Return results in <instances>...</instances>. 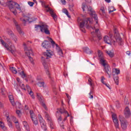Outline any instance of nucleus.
Listing matches in <instances>:
<instances>
[{
  "instance_id": "obj_7",
  "label": "nucleus",
  "mask_w": 131,
  "mask_h": 131,
  "mask_svg": "<svg viewBox=\"0 0 131 131\" xmlns=\"http://www.w3.org/2000/svg\"><path fill=\"white\" fill-rule=\"evenodd\" d=\"M99 61L100 64H102L103 67H104L105 71L107 74H108V77H111V76L112 75V74L111 73V69H110V67H109V66H108L107 61L105 60V58H103Z\"/></svg>"
},
{
  "instance_id": "obj_24",
  "label": "nucleus",
  "mask_w": 131,
  "mask_h": 131,
  "mask_svg": "<svg viewBox=\"0 0 131 131\" xmlns=\"http://www.w3.org/2000/svg\"><path fill=\"white\" fill-rule=\"evenodd\" d=\"M98 60H101L103 59H105L104 57V55H103V52L100 50H98Z\"/></svg>"
},
{
  "instance_id": "obj_12",
  "label": "nucleus",
  "mask_w": 131,
  "mask_h": 131,
  "mask_svg": "<svg viewBox=\"0 0 131 131\" xmlns=\"http://www.w3.org/2000/svg\"><path fill=\"white\" fill-rule=\"evenodd\" d=\"M25 52L26 55H27L28 57H29V59L30 62L32 63V64H34V62H33V58L30 57V55H31V56H34L33 52H32V50H31V49L30 48L29 49L26 48L25 49Z\"/></svg>"
},
{
  "instance_id": "obj_32",
  "label": "nucleus",
  "mask_w": 131,
  "mask_h": 131,
  "mask_svg": "<svg viewBox=\"0 0 131 131\" xmlns=\"http://www.w3.org/2000/svg\"><path fill=\"white\" fill-rule=\"evenodd\" d=\"M37 85L39 86L40 88H45V82L43 81H39L37 83Z\"/></svg>"
},
{
  "instance_id": "obj_50",
  "label": "nucleus",
  "mask_w": 131,
  "mask_h": 131,
  "mask_svg": "<svg viewBox=\"0 0 131 131\" xmlns=\"http://www.w3.org/2000/svg\"><path fill=\"white\" fill-rule=\"evenodd\" d=\"M28 4L29 5H30V7H33V5H34V3L29 1L28 2Z\"/></svg>"
},
{
  "instance_id": "obj_18",
  "label": "nucleus",
  "mask_w": 131,
  "mask_h": 131,
  "mask_svg": "<svg viewBox=\"0 0 131 131\" xmlns=\"http://www.w3.org/2000/svg\"><path fill=\"white\" fill-rule=\"evenodd\" d=\"M13 23L15 24L16 29L18 31V32L19 33L20 35H23L24 34V32L22 31V29H21V28L19 25H18V23L15 19H13Z\"/></svg>"
},
{
  "instance_id": "obj_33",
  "label": "nucleus",
  "mask_w": 131,
  "mask_h": 131,
  "mask_svg": "<svg viewBox=\"0 0 131 131\" xmlns=\"http://www.w3.org/2000/svg\"><path fill=\"white\" fill-rule=\"evenodd\" d=\"M9 100L10 103L13 107H15V106H17V102H15V100L14 99H10Z\"/></svg>"
},
{
  "instance_id": "obj_5",
  "label": "nucleus",
  "mask_w": 131,
  "mask_h": 131,
  "mask_svg": "<svg viewBox=\"0 0 131 131\" xmlns=\"http://www.w3.org/2000/svg\"><path fill=\"white\" fill-rule=\"evenodd\" d=\"M7 5L9 7V10L14 14V15H17V11L16 9L18 10V11H21V8H20V5L17 3L11 1L7 2Z\"/></svg>"
},
{
  "instance_id": "obj_64",
  "label": "nucleus",
  "mask_w": 131,
  "mask_h": 131,
  "mask_svg": "<svg viewBox=\"0 0 131 131\" xmlns=\"http://www.w3.org/2000/svg\"><path fill=\"white\" fill-rule=\"evenodd\" d=\"M5 39L7 41V42H11V41H10V39L7 38H5Z\"/></svg>"
},
{
  "instance_id": "obj_20",
  "label": "nucleus",
  "mask_w": 131,
  "mask_h": 131,
  "mask_svg": "<svg viewBox=\"0 0 131 131\" xmlns=\"http://www.w3.org/2000/svg\"><path fill=\"white\" fill-rule=\"evenodd\" d=\"M47 12H49L50 13V14L51 15L52 17L53 18L54 21L57 20V18L58 16H57V14H56V13H55L54 12V11L53 10V9H52L51 8L49 7L47 9Z\"/></svg>"
},
{
  "instance_id": "obj_45",
  "label": "nucleus",
  "mask_w": 131,
  "mask_h": 131,
  "mask_svg": "<svg viewBox=\"0 0 131 131\" xmlns=\"http://www.w3.org/2000/svg\"><path fill=\"white\" fill-rule=\"evenodd\" d=\"M16 114H17V115L19 117H21V115L22 114L21 113V111L20 110H17L16 111Z\"/></svg>"
},
{
  "instance_id": "obj_61",
  "label": "nucleus",
  "mask_w": 131,
  "mask_h": 131,
  "mask_svg": "<svg viewBox=\"0 0 131 131\" xmlns=\"http://www.w3.org/2000/svg\"><path fill=\"white\" fill-rule=\"evenodd\" d=\"M17 81L18 82L19 84H21V82H20V78H16Z\"/></svg>"
},
{
  "instance_id": "obj_16",
  "label": "nucleus",
  "mask_w": 131,
  "mask_h": 131,
  "mask_svg": "<svg viewBox=\"0 0 131 131\" xmlns=\"http://www.w3.org/2000/svg\"><path fill=\"white\" fill-rule=\"evenodd\" d=\"M30 114L31 118L34 124H35V125L38 124V121L37 120V118H36L35 115H34V113H33V111H30Z\"/></svg>"
},
{
  "instance_id": "obj_53",
  "label": "nucleus",
  "mask_w": 131,
  "mask_h": 131,
  "mask_svg": "<svg viewBox=\"0 0 131 131\" xmlns=\"http://www.w3.org/2000/svg\"><path fill=\"white\" fill-rule=\"evenodd\" d=\"M27 89L28 90V93H29V92L31 91V88H30V86H29V85H27Z\"/></svg>"
},
{
  "instance_id": "obj_23",
  "label": "nucleus",
  "mask_w": 131,
  "mask_h": 131,
  "mask_svg": "<svg viewBox=\"0 0 131 131\" xmlns=\"http://www.w3.org/2000/svg\"><path fill=\"white\" fill-rule=\"evenodd\" d=\"M39 101L41 105L43 107V108L46 110V111H48V107H47V105H46V101H45V100L43 99H39Z\"/></svg>"
},
{
  "instance_id": "obj_55",
  "label": "nucleus",
  "mask_w": 131,
  "mask_h": 131,
  "mask_svg": "<svg viewBox=\"0 0 131 131\" xmlns=\"http://www.w3.org/2000/svg\"><path fill=\"white\" fill-rule=\"evenodd\" d=\"M104 85H105V86H106V88H108V89H109L110 90H111V88H110V85H109V84H107L106 83H105Z\"/></svg>"
},
{
  "instance_id": "obj_40",
  "label": "nucleus",
  "mask_w": 131,
  "mask_h": 131,
  "mask_svg": "<svg viewBox=\"0 0 131 131\" xmlns=\"http://www.w3.org/2000/svg\"><path fill=\"white\" fill-rule=\"evenodd\" d=\"M83 51H84L85 53H89L90 52V49L88 47H84L83 48Z\"/></svg>"
},
{
  "instance_id": "obj_37",
  "label": "nucleus",
  "mask_w": 131,
  "mask_h": 131,
  "mask_svg": "<svg viewBox=\"0 0 131 131\" xmlns=\"http://www.w3.org/2000/svg\"><path fill=\"white\" fill-rule=\"evenodd\" d=\"M49 124H50V126L51 128H54V123H53V120L51 121L48 122Z\"/></svg>"
},
{
  "instance_id": "obj_59",
  "label": "nucleus",
  "mask_w": 131,
  "mask_h": 131,
  "mask_svg": "<svg viewBox=\"0 0 131 131\" xmlns=\"http://www.w3.org/2000/svg\"><path fill=\"white\" fill-rule=\"evenodd\" d=\"M61 2L62 4V5H66V0H61Z\"/></svg>"
},
{
  "instance_id": "obj_44",
  "label": "nucleus",
  "mask_w": 131,
  "mask_h": 131,
  "mask_svg": "<svg viewBox=\"0 0 131 131\" xmlns=\"http://www.w3.org/2000/svg\"><path fill=\"white\" fill-rule=\"evenodd\" d=\"M16 107H18L19 109H21V108H22V105L21 104V103L17 102Z\"/></svg>"
},
{
  "instance_id": "obj_29",
  "label": "nucleus",
  "mask_w": 131,
  "mask_h": 131,
  "mask_svg": "<svg viewBox=\"0 0 131 131\" xmlns=\"http://www.w3.org/2000/svg\"><path fill=\"white\" fill-rule=\"evenodd\" d=\"M24 126L25 127L26 130L29 131V126L28 125V123H27V122L24 121L23 122Z\"/></svg>"
},
{
  "instance_id": "obj_17",
  "label": "nucleus",
  "mask_w": 131,
  "mask_h": 131,
  "mask_svg": "<svg viewBox=\"0 0 131 131\" xmlns=\"http://www.w3.org/2000/svg\"><path fill=\"white\" fill-rule=\"evenodd\" d=\"M41 46L42 48H43V49H46L47 50H49L52 48L51 43L48 40H45L43 42H42Z\"/></svg>"
},
{
  "instance_id": "obj_26",
  "label": "nucleus",
  "mask_w": 131,
  "mask_h": 131,
  "mask_svg": "<svg viewBox=\"0 0 131 131\" xmlns=\"http://www.w3.org/2000/svg\"><path fill=\"white\" fill-rule=\"evenodd\" d=\"M106 53L110 58H113L114 57V52L113 50L106 51Z\"/></svg>"
},
{
  "instance_id": "obj_62",
  "label": "nucleus",
  "mask_w": 131,
  "mask_h": 131,
  "mask_svg": "<svg viewBox=\"0 0 131 131\" xmlns=\"http://www.w3.org/2000/svg\"><path fill=\"white\" fill-rule=\"evenodd\" d=\"M60 126L62 127V128H63V129H64V123L63 122H62L60 124Z\"/></svg>"
},
{
  "instance_id": "obj_49",
  "label": "nucleus",
  "mask_w": 131,
  "mask_h": 131,
  "mask_svg": "<svg viewBox=\"0 0 131 131\" xmlns=\"http://www.w3.org/2000/svg\"><path fill=\"white\" fill-rule=\"evenodd\" d=\"M105 79H106L105 78V77H104V76L101 77V81L102 83H103V84H105V82H104V80H105Z\"/></svg>"
},
{
  "instance_id": "obj_1",
  "label": "nucleus",
  "mask_w": 131,
  "mask_h": 131,
  "mask_svg": "<svg viewBox=\"0 0 131 131\" xmlns=\"http://www.w3.org/2000/svg\"><path fill=\"white\" fill-rule=\"evenodd\" d=\"M53 54L54 52H53V51H52L51 50H47V51L43 53L44 56L41 57L42 63L45 69V72L47 75L49 76V78H51V73H50V71L49 70V67L48 66V64H47L46 60L51 59Z\"/></svg>"
},
{
  "instance_id": "obj_54",
  "label": "nucleus",
  "mask_w": 131,
  "mask_h": 131,
  "mask_svg": "<svg viewBox=\"0 0 131 131\" xmlns=\"http://www.w3.org/2000/svg\"><path fill=\"white\" fill-rule=\"evenodd\" d=\"M12 120L14 122H16V121H18L16 117H15L14 116H12Z\"/></svg>"
},
{
  "instance_id": "obj_35",
  "label": "nucleus",
  "mask_w": 131,
  "mask_h": 131,
  "mask_svg": "<svg viewBox=\"0 0 131 131\" xmlns=\"http://www.w3.org/2000/svg\"><path fill=\"white\" fill-rule=\"evenodd\" d=\"M63 12L64 13V14H66V15H67V16H68V18L71 17V16H70V15H69V12H68V10H67V9H63Z\"/></svg>"
},
{
  "instance_id": "obj_13",
  "label": "nucleus",
  "mask_w": 131,
  "mask_h": 131,
  "mask_svg": "<svg viewBox=\"0 0 131 131\" xmlns=\"http://www.w3.org/2000/svg\"><path fill=\"white\" fill-rule=\"evenodd\" d=\"M38 118L39 119V121L40 122V124L41 125V127L44 130H47V125H46V122L43 120V119L42 118V117H41V115H38Z\"/></svg>"
},
{
  "instance_id": "obj_2",
  "label": "nucleus",
  "mask_w": 131,
  "mask_h": 131,
  "mask_svg": "<svg viewBox=\"0 0 131 131\" xmlns=\"http://www.w3.org/2000/svg\"><path fill=\"white\" fill-rule=\"evenodd\" d=\"M77 22L79 24L81 31L83 32V33H85V29H84V27L89 28V22L90 24H92L93 23V20L90 18H85L84 20H83L80 18V17H78Z\"/></svg>"
},
{
  "instance_id": "obj_58",
  "label": "nucleus",
  "mask_w": 131,
  "mask_h": 131,
  "mask_svg": "<svg viewBox=\"0 0 131 131\" xmlns=\"http://www.w3.org/2000/svg\"><path fill=\"white\" fill-rule=\"evenodd\" d=\"M114 32L115 34H116L118 33V31L117 30V29L116 28H114Z\"/></svg>"
},
{
  "instance_id": "obj_31",
  "label": "nucleus",
  "mask_w": 131,
  "mask_h": 131,
  "mask_svg": "<svg viewBox=\"0 0 131 131\" xmlns=\"http://www.w3.org/2000/svg\"><path fill=\"white\" fill-rule=\"evenodd\" d=\"M14 123L16 124L15 126L16 128H17L18 131H20L21 130V128H20V125L19 124V122L18 121H16L14 122Z\"/></svg>"
},
{
  "instance_id": "obj_38",
  "label": "nucleus",
  "mask_w": 131,
  "mask_h": 131,
  "mask_svg": "<svg viewBox=\"0 0 131 131\" xmlns=\"http://www.w3.org/2000/svg\"><path fill=\"white\" fill-rule=\"evenodd\" d=\"M0 5H1V6H4V7L8 6V5H7V3L6 4L5 3V1H4V0H0Z\"/></svg>"
},
{
  "instance_id": "obj_52",
  "label": "nucleus",
  "mask_w": 131,
  "mask_h": 131,
  "mask_svg": "<svg viewBox=\"0 0 131 131\" xmlns=\"http://www.w3.org/2000/svg\"><path fill=\"white\" fill-rule=\"evenodd\" d=\"M13 40H14V41H15V42H17L18 39H17V37L16 36H13Z\"/></svg>"
},
{
  "instance_id": "obj_22",
  "label": "nucleus",
  "mask_w": 131,
  "mask_h": 131,
  "mask_svg": "<svg viewBox=\"0 0 131 131\" xmlns=\"http://www.w3.org/2000/svg\"><path fill=\"white\" fill-rule=\"evenodd\" d=\"M17 71L23 78H25V77H26V74L24 73V71H23L21 68H18V70Z\"/></svg>"
},
{
  "instance_id": "obj_60",
  "label": "nucleus",
  "mask_w": 131,
  "mask_h": 131,
  "mask_svg": "<svg viewBox=\"0 0 131 131\" xmlns=\"http://www.w3.org/2000/svg\"><path fill=\"white\" fill-rule=\"evenodd\" d=\"M8 98H9V99H13L14 98V97L13 96V95H9L8 96Z\"/></svg>"
},
{
  "instance_id": "obj_3",
  "label": "nucleus",
  "mask_w": 131,
  "mask_h": 131,
  "mask_svg": "<svg viewBox=\"0 0 131 131\" xmlns=\"http://www.w3.org/2000/svg\"><path fill=\"white\" fill-rule=\"evenodd\" d=\"M112 37H113V35L112 34L110 35V37L105 36L104 37V41L105 43H107V45H113L114 46H116V42H118L119 46H122V45H123L122 39L120 37H118V38H116V41L113 40Z\"/></svg>"
},
{
  "instance_id": "obj_15",
  "label": "nucleus",
  "mask_w": 131,
  "mask_h": 131,
  "mask_svg": "<svg viewBox=\"0 0 131 131\" xmlns=\"http://www.w3.org/2000/svg\"><path fill=\"white\" fill-rule=\"evenodd\" d=\"M24 18H21L20 20L24 23H26L27 21H29L30 23L33 22V21H35V20L32 19V17H31V15L29 14L28 16H24Z\"/></svg>"
},
{
  "instance_id": "obj_34",
  "label": "nucleus",
  "mask_w": 131,
  "mask_h": 131,
  "mask_svg": "<svg viewBox=\"0 0 131 131\" xmlns=\"http://www.w3.org/2000/svg\"><path fill=\"white\" fill-rule=\"evenodd\" d=\"M108 13L110 14L111 13H112V12H114V11H116V9H115V8H114V7L113 6H111L109 8V10H108Z\"/></svg>"
},
{
  "instance_id": "obj_43",
  "label": "nucleus",
  "mask_w": 131,
  "mask_h": 131,
  "mask_svg": "<svg viewBox=\"0 0 131 131\" xmlns=\"http://www.w3.org/2000/svg\"><path fill=\"white\" fill-rule=\"evenodd\" d=\"M92 81V79L91 78H89L88 79V82H89V84H90V85H91V86H93V85Z\"/></svg>"
},
{
  "instance_id": "obj_27",
  "label": "nucleus",
  "mask_w": 131,
  "mask_h": 131,
  "mask_svg": "<svg viewBox=\"0 0 131 131\" xmlns=\"http://www.w3.org/2000/svg\"><path fill=\"white\" fill-rule=\"evenodd\" d=\"M44 113L45 114V117L46 118H47L48 122L53 120H52V118H51V116H50V115L47 112H45Z\"/></svg>"
},
{
  "instance_id": "obj_42",
  "label": "nucleus",
  "mask_w": 131,
  "mask_h": 131,
  "mask_svg": "<svg viewBox=\"0 0 131 131\" xmlns=\"http://www.w3.org/2000/svg\"><path fill=\"white\" fill-rule=\"evenodd\" d=\"M74 7V5H73V4L69 5V9L71 12H73V7Z\"/></svg>"
},
{
  "instance_id": "obj_14",
  "label": "nucleus",
  "mask_w": 131,
  "mask_h": 131,
  "mask_svg": "<svg viewBox=\"0 0 131 131\" xmlns=\"http://www.w3.org/2000/svg\"><path fill=\"white\" fill-rule=\"evenodd\" d=\"M112 117L113 118V121L116 129L119 128V123L118 122V119H117V116L116 114H113L112 115Z\"/></svg>"
},
{
  "instance_id": "obj_30",
  "label": "nucleus",
  "mask_w": 131,
  "mask_h": 131,
  "mask_svg": "<svg viewBox=\"0 0 131 131\" xmlns=\"http://www.w3.org/2000/svg\"><path fill=\"white\" fill-rule=\"evenodd\" d=\"M10 70L14 74H17L18 73V71H17V70H16V68L14 67L10 68Z\"/></svg>"
},
{
  "instance_id": "obj_6",
  "label": "nucleus",
  "mask_w": 131,
  "mask_h": 131,
  "mask_svg": "<svg viewBox=\"0 0 131 131\" xmlns=\"http://www.w3.org/2000/svg\"><path fill=\"white\" fill-rule=\"evenodd\" d=\"M35 28L36 30H38V29H40V31L43 33H45V34H47L48 35L51 34L50 30H49V26L47 25H35Z\"/></svg>"
},
{
  "instance_id": "obj_9",
  "label": "nucleus",
  "mask_w": 131,
  "mask_h": 131,
  "mask_svg": "<svg viewBox=\"0 0 131 131\" xmlns=\"http://www.w3.org/2000/svg\"><path fill=\"white\" fill-rule=\"evenodd\" d=\"M92 29H95V32H92L91 34H92L93 37L91 39V41H97V39H98V37L99 39H101L102 37H101V34H99V29H96V27H94V28H91Z\"/></svg>"
},
{
  "instance_id": "obj_48",
  "label": "nucleus",
  "mask_w": 131,
  "mask_h": 131,
  "mask_svg": "<svg viewBox=\"0 0 131 131\" xmlns=\"http://www.w3.org/2000/svg\"><path fill=\"white\" fill-rule=\"evenodd\" d=\"M0 127L4 128L5 127V124L4 122L0 121Z\"/></svg>"
},
{
  "instance_id": "obj_28",
  "label": "nucleus",
  "mask_w": 131,
  "mask_h": 131,
  "mask_svg": "<svg viewBox=\"0 0 131 131\" xmlns=\"http://www.w3.org/2000/svg\"><path fill=\"white\" fill-rule=\"evenodd\" d=\"M7 117V122H8V124L9 126V127H13V124H12V122H11L10 119L9 117V116H6Z\"/></svg>"
},
{
  "instance_id": "obj_63",
  "label": "nucleus",
  "mask_w": 131,
  "mask_h": 131,
  "mask_svg": "<svg viewBox=\"0 0 131 131\" xmlns=\"http://www.w3.org/2000/svg\"><path fill=\"white\" fill-rule=\"evenodd\" d=\"M67 98H68V99H70V98H71V97H70V96H69V94L66 93V94Z\"/></svg>"
},
{
  "instance_id": "obj_41",
  "label": "nucleus",
  "mask_w": 131,
  "mask_h": 131,
  "mask_svg": "<svg viewBox=\"0 0 131 131\" xmlns=\"http://www.w3.org/2000/svg\"><path fill=\"white\" fill-rule=\"evenodd\" d=\"M28 93L30 96H31L33 99L34 98V95H33V92H32V90H31Z\"/></svg>"
},
{
  "instance_id": "obj_51",
  "label": "nucleus",
  "mask_w": 131,
  "mask_h": 131,
  "mask_svg": "<svg viewBox=\"0 0 131 131\" xmlns=\"http://www.w3.org/2000/svg\"><path fill=\"white\" fill-rule=\"evenodd\" d=\"M100 11H101L102 14H105V8L104 7H102L100 8Z\"/></svg>"
},
{
  "instance_id": "obj_57",
  "label": "nucleus",
  "mask_w": 131,
  "mask_h": 131,
  "mask_svg": "<svg viewBox=\"0 0 131 131\" xmlns=\"http://www.w3.org/2000/svg\"><path fill=\"white\" fill-rule=\"evenodd\" d=\"M58 53L59 55H63V51L60 49L59 51H58Z\"/></svg>"
},
{
  "instance_id": "obj_47",
  "label": "nucleus",
  "mask_w": 131,
  "mask_h": 131,
  "mask_svg": "<svg viewBox=\"0 0 131 131\" xmlns=\"http://www.w3.org/2000/svg\"><path fill=\"white\" fill-rule=\"evenodd\" d=\"M20 86H21V89L23 90H24L25 91H26V88H25V86H24V84L23 83H20L19 84Z\"/></svg>"
},
{
  "instance_id": "obj_21",
  "label": "nucleus",
  "mask_w": 131,
  "mask_h": 131,
  "mask_svg": "<svg viewBox=\"0 0 131 131\" xmlns=\"http://www.w3.org/2000/svg\"><path fill=\"white\" fill-rule=\"evenodd\" d=\"M57 111L59 112V113H60L61 114H67L68 117L70 116V115H69L68 112L66 111L63 107H60L57 108Z\"/></svg>"
},
{
  "instance_id": "obj_25",
  "label": "nucleus",
  "mask_w": 131,
  "mask_h": 131,
  "mask_svg": "<svg viewBox=\"0 0 131 131\" xmlns=\"http://www.w3.org/2000/svg\"><path fill=\"white\" fill-rule=\"evenodd\" d=\"M56 116L58 122H59V121H62V116H61V114H60L58 111L56 112Z\"/></svg>"
},
{
  "instance_id": "obj_19",
  "label": "nucleus",
  "mask_w": 131,
  "mask_h": 131,
  "mask_svg": "<svg viewBox=\"0 0 131 131\" xmlns=\"http://www.w3.org/2000/svg\"><path fill=\"white\" fill-rule=\"evenodd\" d=\"M124 115L125 118H129L130 117L131 113L130 110L128 108V106H126L124 110Z\"/></svg>"
},
{
  "instance_id": "obj_8",
  "label": "nucleus",
  "mask_w": 131,
  "mask_h": 131,
  "mask_svg": "<svg viewBox=\"0 0 131 131\" xmlns=\"http://www.w3.org/2000/svg\"><path fill=\"white\" fill-rule=\"evenodd\" d=\"M0 41L2 46H4V48L7 50V51H9L12 53L13 55H15V53H16V48L15 46H11L9 47V45L4 41V40L1 39Z\"/></svg>"
},
{
  "instance_id": "obj_39",
  "label": "nucleus",
  "mask_w": 131,
  "mask_h": 131,
  "mask_svg": "<svg viewBox=\"0 0 131 131\" xmlns=\"http://www.w3.org/2000/svg\"><path fill=\"white\" fill-rule=\"evenodd\" d=\"M36 96L38 99H42V98H43V97L40 93H36Z\"/></svg>"
},
{
  "instance_id": "obj_46",
  "label": "nucleus",
  "mask_w": 131,
  "mask_h": 131,
  "mask_svg": "<svg viewBox=\"0 0 131 131\" xmlns=\"http://www.w3.org/2000/svg\"><path fill=\"white\" fill-rule=\"evenodd\" d=\"M124 102L125 105H128L129 104V101H128V99H124Z\"/></svg>"
},
{
  "instance_id": "obj_56",
  "label": "nucleus",
  "mask_w": 131,
  "mask_h": 131,
  "mask_svg": "<svg viewBox=\"0 0 131 131\" xmlns=\"http://www.w3.org/2000/svg\"><path fill=\"white\" fill-rule=\"evenodd\" d=\"M89 98H90V99H93V98H94V96L92 95V92H90L89 93Z\"/></svg>"
},
{
  "instance_id": "obj_4",
  "label": "nucleus",
  "mask_w": 131,
  "mask_h": 131,
  "mask_svg": "<svg viewBox=\"0 0 131 131\" xmlns=\"http://www.w3.org/2000/svg\"><path fill=\"white\" fill-rule=\"evenodd\" d=\"M82 9L83 12H85V11L87 10L88 13L90 14L91 16H92V17L94 18L96 23L95 25L98 26V15L96 14V12L95 11H94V9H93L92 7L90 6L89 7L88 6H86V4L85 3H83L82 4Z\"/></svg>"
},
{
  "instance_id": "obj_11",
  "label": "nucleus",
  "mask_w": 131,
  "mask_h": 131,
  "mask_svg": "<svg viewBox=\"0 0 131 131\" xmlns=\"http://www.w3.org/2000/svg\"><path fill=\"white\" fill-rule=\"evenodd\" d=\"M120 73V70L118 69H115L113 70V76L114 77V80L115 81V83L118 85L119 81L118 80V74Z\"/></svg>"
},
{
  "instance_id": "obj_10",
  "label": "nucleus",
  "mask_w": 131,
  "mask_h": 131,
  "mask_svg": "<svg viewBox=\"0 0 131 131\" xmlns=\"http://www.w3.org/2000/svg\"><path fill=\"white\" fill-rule=\"evenodd\" d=\"M119 119L121 122V128L122 129H123V130H125V129L127 128V124L128 123V122H127V120L125 118L121 115L119 116Z\"/></svg>"
},
{
  "instance_id": "obj_36",
  "label": "nucleus",
  "mask_w": 131,
  "mask_h": 131,
  "mask_svg": "<svg viewBox=\"0 0 131 131\" xmlns=\"http://www.w3.org/2000/svg\"><path fill=\"white\" fill-rule=\"evenodd\" d=\"M48 38L49 39V40H50L51 45L52 46H54V45H56V42H54V41L53 40V39H52V38H50L49 37H48Z\"/></svg>"
}]
</instances>
